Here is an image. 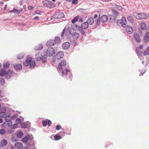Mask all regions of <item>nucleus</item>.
<instances>
[{
    "instance_id": "obj_1",
    "label": "nucleus",
    "mask_w": 149,
    "mask_h": 149,
    "mask_svg": "<svg viewBox=\"0 0 149 149\" xmlns=\"http://www.w3.org/2000/svg\"><path fill=\"white\" fill-rule=\"evenodd\" d=\"M66 63L64 61H62L61 63L58 64L57 67L58 71L62 72V75L64 77L65 75H67L68 74H70V80L71 81V78L72 77V75L70 74V71L67 68H66L64 70H63V67L66 65Z\"/></svg>"
},
{
    "instance_id": "obj_2",
    "label": "nucleus",
    "mask_w": 149,
    "mask_h": 149,
    "mask_svg": "<svg viewBox=\"0 0 149 149\" xmlns=\"http://www.w3.org/2000/svg\"><path fill=\"white\" fill-rule=\"evenodd\" d=\"M23 64L26 66L30 65V67H33L35 65V62L34 61L32 60V58L31 57L28 56L26 61L23 62Z\"/></svg>"
},
{
    "instance_id": "obj_3",
    "label": "nucleus",
    "mask_w": 149,
    "mask_h": 149,
    "mask_svg": "<svg viewBox=\"0 0 149 149\" xmlns=\"http://www.w3.org/2000/svg\"><path fill=\"white\" fill-rule=\"evenodd\" d=\"M6 75V77L8 76L9 77L12 76V72L10 70H8L7 72L3 69H0V76H2ZM7 78H9L8 77Z\"/></svg>"
},
{
    "instance_id": "obj_4",
    "label": "nucleus",
    "mask_w": 149,
    "mask_h": 149,
    "mask_svg": "<svg viewBox=\"0 0 149 149\" xmlns=\"http://www.w3.org/2000/svg\"><path fill=\"white\" fill-rule=\"evenodd\" d=\"M118 25L124 27L126 26L127 21L126 18L125 17H123L121 19H118L117 21Z\"/></svg>"
},
{
    "instance_id": "obj_5",
    "label": "nucleus",
    "mask_w": 149,
    "mask_h": 149,
    "mask_svg": "<svg viewBox=\"0 0 149 149\" xmlns=\"http://www.w3.org/2000/svg\"><path fill=\"white\" fill-rule=\"evenodd\" d=\"M148 15L145 14L143 13H136V18L138 19H146L148 18Z\"/></svg>"
},
{
    "instance_id": "obj_6",
    "label": "nucleus",
    "mask_w": 149,
    "mask_h": 149,
    "mask_svg": "<svg viewBox=\"0 0 149 149\" xmlns=\"http://www.w3.org/2000/svg\"><path fill=\"white\" fill-rule=\"evenodd\" d=\"M64 16L63 13L61 12H58L54 14L52 16L54 19H60L63 17Z\"/></svg>"
},
{
    "instance_id": "obj_7",
    "label": "nucleus",
    "mask_w": 149,
    "mask_h": 149,
    "mask_svg": "<svg viewBox=\"0 0 149 149\" xmlns=\"http://www.w3.org/2000/svg\"><path fill=\"white\" fill-rule=\"evenodd\" d=\"M55 53L54 49L51 47H49L47 50L46 54L47 55L50 56Z\"/></svg>"
},
{
    "instance_id": "obj_8",
    "label": "nucleus",
    "mask_w": 149,
    "mask_h": 149,
    "mask_svg": "<svg viewBox=\"0 0 149 149\" xmlns=\"http://www.w3.org/2000/svg\"><path fill=\"white\" fill-rule=\"evenodd\" d=\"M99 19V21L102 22H105L108 20V17L106 15H102L100 18L98 19L97 20Z\"/></svg>"
},
{
    "instance_id": "obj_9",
    "label": "nucleus",
    "mask_w": 149,
    "mask_h": 149,
    "mask_svg": "<svg viewBox=\"0 0 149 149\" xmlns=\"http://www.w3.org/2000/svg\"><path fill=\"white\" fill-rule=\"evenodd\" d=\"M55 44V41L54 40H50L47 41L46 45L47 46H51L54 45Z\"/></svg>"
},
{
    "instance_id": "obj_10",
    "label": "nucleus",
    "mask_w": 149,
    "mask_h": 149,
    "mask_svg": "<svg viewBox=\"0 0 149 149\" xmlns=\"http://www.w3.org/2000/svg\"><path fill=\"white\" fill-rule=\"evenodd\" d=\"M126 31L129 34L132 33L133 31L132 27L128 25L126 26Z\"/></svg>"
},
{
    "instance_id": "obj_11",
    "label": "nucleus",
    "mask_w": 149,
    "mask_h": 149,
    "mask_svg": "<svg viewBox=\"0 0 149 149\" xmlns=\"http://www.w3.org/2000/svg\"><path fill=\"white\" fill-rule=\"evenodd\" d=\"M42 58V56L41 53H39L36 55L35 59L36 60L39 61L41 60Z\"/></svg>"
},
{
    "instance_id": "obj_12",
    "label": "nucleus",
    "mask_w": 149,
    "mask_h": 149,
    "mask_svg": "<svg viewBox=\"0 0 149 149\" xmlns=\"http://www.w3.org/2000/svg\"><path fill=\"white\" fill-rule=\"evenodd\" d=\"M88 24L86 22H85L81 24L80 28H81L82 29H86L88 28Z\"/></svg>"
},
{
    "instance_id": "obj_13",
    "label": "nucleus",
    "mask_w": 149,
    "mask_h": 149,
    "mask_svg": "<svg viewBox=\"0 0 149 149\" xmlns=\"http://www.w3.org/2000/svg\"><path fill=\"white\" fill-rule=\"evenodd\" d=\"M134 36L136 40L138 42H141V40L139 34L137 33H135Z\"/></svg>"
},
{
    "instance_id": "obj_14",
    "label": "nucleus",
    "mask_w": 149,
    "mask_h": 149,
    "mask_svg": "<svg viewBox=\"0 0 149 149\" xmlns=\"http://www.w3.org/2000/svg\"><path fill=\"white\" fill-rule=\"evenodd\" d=\"M63 52H59L57 53L56 58L58 59H60L63 57Z\"/></svg>"
},
{
    "instance_id": "obj_15",
    "label": "nucleus",
    "mask_w": 149,
    "mask_h": 149,
    "mask_svg": "<svg viewBox=\"0 0 149 149\" xmlns=\"http://www.w3.org/2000/svg\"><path fill=\"white\" fill-rule=\"evenodd\" d=\"M42 124L44 126H46L48 125V126H49L51 124V122L50 120H46L42 121Z\"/></svg>"
},
{
    "instance_id": "obj_16",
    "label": "nucleus",
    "mask_w": 149,
    "mask_h": 149,
    "mask_svg": "<svg viewBox=\"0 0 149 149\" xmlns=\"http://www.w3.org/2000/svg\"><path fill=\"white\" fill-rule=\"evenodd\" d=\"M144 40L146 42L149 41V32L146 33L144 36Z\"/></svg>"
},
{
    "instance_id": "obj_17",
    "label": "nucleus",
    "mask_w": 149,
    "mask_h": 149,
    "mask_svg": "<svg viewBox=\"0 0 149 149\" xmlns=\"http://www.w3.org/2000/svg\"><path fill=\"white\" fill-rule=\"evenodd\" d=\"M70 46V44L69 42H65L63 44L62 48L63 49H66L69 47Z\"/></svg>"
},
{
    "instance_id": "obj_18",
    "label": "nucleus",
    "mask_w": 149,
    "mask_h": 149,
    "mask_svg": "<svg viewBox=\"0 0 149 149\" xmlns=\"http://www.w3.org/2000/svg\"><path fill=\"white\" fill-rule=\"evenodd\" d=\"M7 143L8 142L6 139H3L1 141L0 143V146L2 147L5 146L7 145Z\"/></svg>"
},
{
    "instance_id": "obj_19",
    "label": "nucleus",
    "mask_w": 149,
    "mask_h": 149,
    "mask_svg": "<svg viewBox=\"0 0 149 149\" xmlns=\"http://www.w3.org/2000/svg\"><path fill=\"white\" fill-rule=\"evenodd\" d=\"M14 68L16 70H20L22 68V65L21 64H15L13 65Z\"/></svg>"
},
{
    "instance_id": "obj_20",
    "label": "nucleus",
    "mask_w": 149,
    "mask_h": 149,
    "mask_svg": "<svg viewBox=\"0 0 149 149\" xmlns=\"http://www.w3.org/2000/svg\"><path fill=\"white\" fill-rule=\"evenodd\" d=\"M43 45L42 44H38L36 45L35 47V49L36 50H39L43 48Z\"/></svg>"
},
{
    "instance_id": "obj_21",
    "label": "nucleus",
    "mask_w": 149,
    "mask_h": 149,
    "mask_svg": "<svg viewBox=\"0 0 149 149\" xmlns=\"http://www.w3.org/2000/svg\"><path fill=\"white\" fill-rule=\"evenodd\" d=\"M86 22L88 24L91 25L93 24L94 22V20L93 17H91L88 19Z\"/></svg>"
},
{
    "instance_id": "obj_22",
    "label": "nucleus",
    "mask_w": 149,
    "mask_h": 149,
    "mask_svg": "<svg viewBox=\"0 0 149 149\" xmlns=\"http://www.w3.org/2000/svg\"><path fill=\"white\" fill-rule=\"evenodd\" d=\"M15 147L18 149H21L23 147L22 144L20 142H17L15 144Z\"/></svg>"
},
{
    "instance_id": "obj_23",
    "label": "nucleus",
    "mask_w": 149,
    "mask_h": 149,
    "mask_svg": "<svg viewBox=\"0 0 149 149\" xmlns=\"http://www.w3.org/2000/svg\"><path fill=\"white\" fill-rule=\"evenodd\" d=\"M141 29L143 30H145L146 28V26L144 22H142L140 24Z\"/></svg>"
},
{
    "instance_id": "obj_24",
    "label": "nucleus",
    "mask_w": 149,
    "mask_h": 149,
    "mask_svg": "<svg viewBox=\"0 0 149 149\" xmlns=\"http://www.w3.org/2000/svg\"><path fill=\"white\" fill-rule=\"evenodd\" d=\"M10 65V63L9 62H7L3 63V67L4 69L8 68Z\"/></svg>"
},
{
    "instance_id": "obj_25",
    "label": "nucleus",
    "mask_w": 149,
    "mask_h": 149,
    "mask_svg": "<svg viewBox=\"0 0 149 149\" xmlns=\"http://www.w3.org/2000/svg\"><path fill=\"white\" fill-rule=\"evenodd\" d=\"M128 21L130 23H132L134 22V19L133 17L130 15H129L127 17Z\"/></svg>"
},
{
    "instance_id": "obj_26",
    "label": "nucleus",
    "mask_w": 149,
    "mask_h": 149,
    "mask_svg": "<svg viewBox=\"0 0 149 149\" xmlns=\"http://www.w3.org/2000/svg\"><path fill=\"white\" fill-rule=\"evenodd\" d=\"M72 36L74 38L77 39L78 38L79 36V34L78 33L75 32L72 34Z\"/></svg>"
},
{
    "instance_id": "obj_27",
    "label": "nucleus",
    "mask_w": 149,
    "mask_h": 149,
    "mask_svg": "<svg viewBox=\"0 0 149 149\" xmlns=\"http://www.w3.org/2000/svg\"><path fill=\"white\" fill-rule=\"evenodd\" d=\"M4 124L7 126L9 127L12 124V123L11 121H6L4 123Z\"/></svg>"
},
{
    "instance_id": "obj_28",
    "label": "nucleus",
    "mask_w": 149,
    "mask_h": 149,
    "mask_svg": "<svg viewBox=\"0 0 149 149\" xmlns=\"http://www.w3.org/2000/svg\"><path fill=\"white\" fill-rule=\"evenodd\" d=\"M23 136V133L22 132H19L17 133V136L19 138H22Z\"/></svg>"
},
{
    "instance_id": "obj_29",
    "label": "nucleus",
    "mask_w": 149,
    "mask_h": 149,
    "mask_svg": "<svg viewBox=\"0 0 149 149\" xmlns=\"http://www.w3.org/2000/svg\"><path fill=\"white\" fill-rule=\"evenodd\" d=\"M24 55L23 53H19L17 56V58L18 59H21L23 58Z\"/></svg>"
},
{
    "instance_id": "obj_30",
    "label": "nucleus",
    "mask_w": 149,
    "mask_h": 149,
    "mask_svg": "<svg viewBox=\"0 0 149 149\" xmlns=\"http://www.w3.org/2000/svg\"><path fill=\"white\" fill-rule=\"evenodd\" d=\"M5 119L6 121H11L12 119V117L10 116H7L5 117Z\"/></svg>"
},
{
    "instance_id": "obj_31",
    "label": "nucleus",
    "mask_w": 149,
    "mask_h": 149,
    "mask_svg": "<svg viewBox=\"0 0 149 149\" xmlns=\"http://www.w3.org/2000/svg\"><path fill=\"white\" fill-rule=\"evenodd\" d=\"M144 55H148L149 54V46L144 51L143 53Z\"/></svg>"
},
{
    "instance_id": "obj_32",
    "label": "nucleus",
    "mask_w": 149,
    "mask_h": 149,
    "mask_svg": "<svg viewBox=\"0 0 149 149\" xmlns=\"http://www.w3.org/2000/svg\"><path fill=\"white\" fill-rule=\"evenodd\" d=\"M6 116V112L1 111L0 112V117L3 118H5Z\"/></svg>"
},
{
    "instance_id": "obj_33",
    "label": "nucleus",
    "mask_w": 149,
    "mask_h": 149,
    "mask_svg": "<svg viewBox=\"0 0 149 149\" xmlns=\"http://www.w3.org/2000/svg\"><path fill=\"white\" fill-rule=\"evenodd\" d=\"M79 16H76L73 19H72V22L73 23H74L75 22L78 21L79 19Z\"/></svg>"
},
{
    "instance_id": "obj_34",
    "label": "nucleus",
    "mask_w": 149,
    "mask_h": 149,
    "mask_svg": "<svg viewBox=\"0 0 149 149\" xmlns=\"http://www.w3.org/2000/svg\"><path fill=\"white\" fill-rule=\"evenodd\" d=\"M54 40L55 41V44L56 43H59L60 42V38L58 37H56Z\"/></svg>"
},
{
    "instance_id": "obj_35",
    "label": "nucleus",
    "mask_w": 149,
    "mask_h": 149,
    "mask_svg": "<svg viewBox=\"0 0 149 149\" xmlns=\"http://www.w3.org/2000/svg\"><path fill=\"white\" fill-rule=\"evenodd\" d=\"M111 12L112 13L116 16H118L119 14L114 9L111 10Z\"/></svg>"
},
{
    "instance_id": "obj_36",
    "label": "nucleus",
    "mask_w": 149,
    "mask_h": 149,
    "mask_svg": "<svg viewBox=\"0 0 149 149\" xmlns=\"http://www.w3.org/2000/svg\"><path fill=\"white\" fill-rule=\"evenodd\" d=\"M28 137L26 136L22 139V141L24 143H26L28 141Z\"/></svg>"
},
{
    "instance_id": "obj_37",
    "label": "nucleus",
    "mask_w": 149,
    "mask_h": 149,
    "mask_svg": "<svg viewBox=\"0 0 149 149\" xmlns=\"http://www.w3.org/2000/svg\"><path fill=\"white\" fill-rule=\"evenodd\" d=\"M54 139L55 140H58L61 139V136H60L56 135L54 136Z\"/></svg>"
},
{
    "instance_id": "obj_38",
    "label": "nucleus",
    "mask_w": 149,
    "mask_h": 149,
    "mask_svg": "<svg viewBox=\"0 0 149 149\" xmlns=\"http://www.w3.org/2000/svg\"><path fill=\"white\" fill-rule=\"evenodd\" d=\"M6 130L4 129H2L0 130V134H4L6 133Z\"/></svg>"
},
{
    "instance_id": "obj_39",
    "label": "nucleus",
    "mask_w": 149,
    "mask_h": 149,
    "mask_svg": "<svg viewBox=\"0 0 149 149\" xmlns=\"http://www.w3.org/2000/svg\"><path fill=\"white\" fill-rule=\"evenodd\" d=\"M21 120L19 118H17L15 121V122L17 124H20L21 123Z\"/></svg>"
},
{
    "instance_id": "obj_40",
    "label": "nucleus",
    "mask_w": 149,
    "mask_h": 149,
    "mask_svg": "<svg viewBox=\"0 0 149 149\" xmlns=\"http://www.w3.org/2000/svg\"><path fill=\"white\" fill-rule=\"evenodd\" d=\"M17 141V138L15 137H13L11 139V141L13 142H16Z\"/></svg>"
},
{
    "instance_id": "obj_41",
    "label": "nucleus",
    "mask_w": 149,
    "mask_h": 149,
    "mask_svg": "<svg viewBox=\"0 0 149 149\" xmlns=\"http://www.w3.org/2000/svg\"><path fill=\"white\" fill-rule=\"evenodd\" d=\"M1 111L6 112V109L4 107H2L0 109Z\"/></svg>"
},
{
    "instance_id": "obj_42",
    "label": "nucleus",
    "mask_w": 149,
    "mask_h": 149,
    "mask_svg": "<svg viewBox=\"0 0 149 149\" xmlns=\"http://www.w3.org/2000/svg\"><path fill=\"white\" fill-rule=\"evenodd\" d=\"M61 126L60 125H57L56 127V129L57 130L61 129Z\"/></svg>"
},
{
    "instance_id": "obj_43",
    "label": "nucleus",
    "mask_w": 149,
    "mask_h": 149,
    "mask_svg": "<svg viewBox=\"0 0 149 149\" xmlns=\"http://www.w3.org/2000/svg\"><path fill=\"white\" fill-rule=\"evenodd\" d=\"M17 124L16 123L13 125L12 126V127L13 129H15L17 128Z\"/></svg>"
},
{
    "instance_id": "obj_44",
    "label": "nucleus",
    "mask_w": 149,
    "mask_h": 149,
    "mask_svg": "<svg viewBox=\"0 0 149 149\" xmlns=\"http://www.w3.org/2000/svg\"><path fill=\"white\" fill-rule=\"evenodd\" d=\"M73 4H76L78 3V0H73L72 1Z\"/></svg>"
},
{
    "instance_id": "obj_45",
    "label": "nucleus",
    "mask_w": 149,
    "mask_h": 149,
    "mask_svg": "<svg viewBox=\"0 0 149 149\" xmlns=\"http://www.w3.org/2000/svg\"><path fill=\"white\" fill-rule=\"evenodd\" d=\"M1 84H3L5 83V80L1 78L0 80Z\"/></svg>"
},
{
    "instance_id": "obj_46",
    "label": "nucleus",
    "mask_w": 149,
    "mask_h": 149,
    "mask_svg": "<svg viewBox=\"0 0 149 149\" xmlns=\"http://www.w3.org/2000/svg\"><path fill=\"white\" fill-rule=\"evenodd\" d=\"M65 31V28L63 30V31L61 34V36L62 37H63L64 36Z\"/></svg>"
},
{
    "instance_id": "obj_47",
    "label": "nucleus",
    "mask_w": 149,
    "mask_h": 149,
    "mask_svg": "<svg viewBox=\"0 0 149 149\" xmlns=\"http://www.w3.org/2000/svg\"><path fill=\"white\" fill-rule=\"evenodd\" d=\"M33 8V7H32L31 6H29L28 7V9L29 10H32Z\"/></svg>"
},
{
    "instance_id": "obj_48",
    "label": "nucleus",
    "mask_w": 149,
    "mask_h": 149,
    "mask_svg": "<svg viewBox=\"0 0 149 149\" xmlns=\"http://www.w3.org/2000/svg\"><path fill=\"white\" fill-rule=\"evenodd\" d=\"M39 19V17L38 16H36L34 18V20H38Z\"/></svg>"
},
{
    "instance_id": "obj_49",
    "label": "nucleus",
    "mask_w": 149,
    "mask_h": 149,
    "mask_svg": "<svg viewBox=\"0 0 149 149\" xmlns=\"http://www.w3.org/2000/svg\"><path fill=\"white\" fill-rule=\"evenodd\" d=\"M79 22H83V19L82 18H79L78 19Z\"/></svg>"
},
{
    "instance_id": "obj_50",
    "label": "nucleus",
    "mask_w": 149,
    "mask_h": 149,
    "mask_svg": "<svg viewBox=\"0 0 149 149\" xmlns=\"http://www.w3.org/2000/svg\"><path fill=\"white\" fill-rule=\"evenodd\" d=\"M8 133L10 134L12 132V130L11 129L7 131Z\"/></svg>"
},
{
    "instance_id": "obj_51",
    "label": "nucleus",
    "mask_w": 149,
    "mask_h": 149,
    "mask_svg": "<svg viewBox=\"0 0 149 149\" xmlns=\"http://www.w3.org/2000/svg\"><path fill=\"white\" fill-rule=\"evenodd\" d=\"M143 48V46L142 45H140L139 46V48L141 49H142Z\"/></svg>"
},
{
    "instance_id": "obj_52",
    "label": "nucleus",
    "mask_w": 149,
    "mask_h": 149,
    "mask_svg": "<svg viewBox=\"0 0 149 149\" xmlns=\"http://www.w3.org/2000/svg\"><path fill=\"white\" fill-rule=\"evenodd\" d=\"M81 33L83 34V35H84L85 33V32H84V31H83L82 30V29H81Z\"/></svg>"
},
{
    "instance_id": "obj_53",
    "label": "nucleus",
    "mask_w": 149,
    "mask_h": 149,
    "mask_svg": "<svg viewBox=\"0 0 149 149\" xmlns=\"http://www.w3.org/2000/svg\"><path fill=\"white\" fill-rule=\"evenodd\" d=\"M98 17V15L97 14H95L94 15V17L95 19L97 18Z\"/></svg>"
},
{
    "instance_id": "obj_54",
    "label": "nucleus",
    "mask_w": 149,
    "mask_h": 149,
    "mask_svg": "<svg viewBox=\"0 0 149 149\" xmlns=\"http://www.w3.org/2000/svg\"><path fill=\"white\" fill-rule=\"evenodd\" d=\"M118 8H119V10H122V8L121 6H118Z\"/></svg>"
},
{
    "instance_id": "obj_55",
    "label": "nucleus",
    "mask_w": 149,
    "mask_h": 149,
    "mask_svg": "<svg viewBox=\"0 0 149 149\" xmlns=\"http://www.w3.org/2000/svg\"><path fill=\"white\" fill-rule=\"evenodd\" d=\"M3 121L2 119L0 118V123H3Z\"/></svg>"
},
{
    "instance_id": "obj_56",
    "label": "nucleus",
    "mask_w": 149,
    "mask_h": 149,
    "mask_svg": "<svg viewBox=\"0 0 149 149\" xmlns=\"http://www.w3.org/2000/svg\"><path fill=\"white\" fill-rule=\"evenodd\" d=\"M7 8V5H6L5 6L4 8V10H5Z\"/></svg>"
},
{
    "instance_id": "obj_57",
    "label": "nucleus",
    "mask_w": 149,
    "mask_h": 149,
    "mask_svg": "<svg viewBox=\"0 0 149 149\" xmlns=\"http://www.w3.org/2000/svg\"><path fill=\"white\" fill-rule=\"evenodd\" d=\"M0 3H1V4H3V2H2V1H0Z\"/></svg>"
},
{
    "instance_id": "obj_58",
    "label": "nucleus",
    "mask_w": 149,
    "mask_h": 149,
    "mask_svg": "<svg viewBox=\"0 0 149 149\" xmlns=\"http://www.w3.org/2000/svg\"><path fill=\"white\" fill-rule=\"evenodd\" d=\"M1 66H2V64L1 63H0V68H1Z\"/></svg>"
},
{
    "instance_id": "obj_59",
    "label": "nucleus",
    "mask_w": 149,
    "mask_h": 149,
    "mask_svg": "<svg viewBox=\"0 0 149 149\" xmlns=\"http://www.w3.org/2000/svg\"><path fill=\"white\" fill-rule=\"evenodd\" d=\"M1 91H0V96H1Z\"/></svg>"
},
{
    "instance_id": "obj_60",
    "label": "nucleus",
    "mask_w": 149,
    "mask_h": 149,
    "mask_svg": "<svg viewBox=\"0 0 149 149\" xmlns=\"http://www.w3.org/2000/svg\"><path fill=\"white\" fill-rule=\"evenodd\" d=\"M56 1V0H52V1Z\"/></svg>"
},
{
    "instance_id": "obj_61",
    "label": "nucleus",
    "mask_w": 149,
    "mask_h": 149,
    "mask_svg": "<svg viewBox=\"0 0 149 149\" xmlns=\"http://www.w3.org/2000/svg\"><path fill=\"white\" fill-rule=\"evenodd\" d=\"M143 73H142V75H143Z\"/></svg>"
}]
</instances>
